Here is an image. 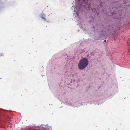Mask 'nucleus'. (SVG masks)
<instances>
[{
	"instance_id": "20e7f679",
	"label": "nucleus",
	"mask_w": 130,
	"mask_h": 130,
	"mask_svg": "<svg viewBox=\"0 0 130 130\" xmlns=\"http://www.w3.org/2000/svg\"><path fill=\"white\" fill-rule=\"evenodd\" d=\"M106 40H104V42H106Z\"/></svg>"
},
{
	"instance_id": "f03ea898",
	"label": "nucleus",
	"mask_w": 130,
	"mask_h": 130,
	"mask_svg": "<svg viewBox=\"0 0 130 130\" xmlns=\"http://www.w3.org/2000/svg\"><path fill=\"white\" fill-rule=\"evenodd\" d=\"M41 17L43 19L44 21H46V19L45 18V14L43 13H41Z\"/></svg>"
},
{
	"instance_id": "f257e3e1",
	"label": "nucleus",
	"mask_w": 130,
	"mask_h": 130,
	"mask_svg": "<svg viewBox=\"0 0 130 130\" xmlns=\"http://www.w3.org/2000/svg\"><path fill=\"white\" fill-rule=\"evenodd\" d=\"M88 64V59L84 58L81 60L78 64V67L79 69L83 70L85 68Z\"/></svg>"
},
{
	"instance_id": "7ed1b4c3",
	"label": "nucleus",
	"mask_w": 130,
	"mask_h": 130,
	"mask_svg": "<svg viewBox=\"0 0 130 130\" xmlns=\"http://www.w3.org/2000/svg\"><path fill=\"white\" fill-rule=\"evenodd\" d=\"M3 56V53H1L0 54V57L1 56Z\"/></svg>"
}]
</instances>
